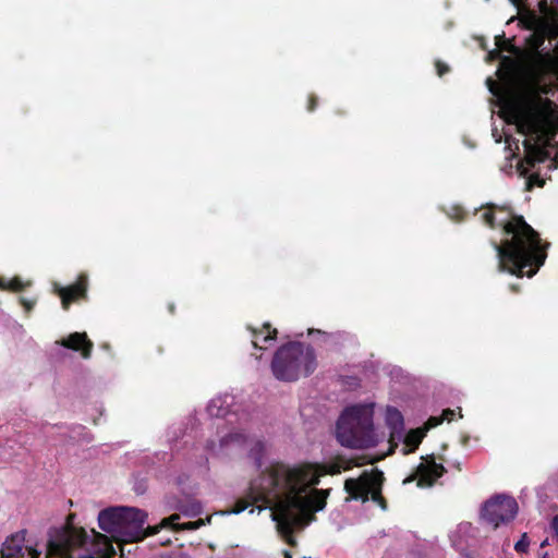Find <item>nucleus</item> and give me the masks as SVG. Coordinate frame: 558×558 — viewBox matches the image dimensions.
Listing matches in <instances>:
<instances>
[{
  "label": "nucleus",
  "mask_w": 558,
  "mask_h": 558,
  "mask_svg": "<svg viewBox=\"0 0 558 558\" xmlns=\"http://www.w3.org/2000/svg\"><path fill=\"white\" fill-rule=\"evenodd\" d=\"M179 520H180V514L172 513L170 517L163 518L159 524L148 526V533L157 534L161 529H169L173 532H180V531H184V530L193 531V530L199 529L201 526H203L205 524L204 520H202V519H199L197 521H190V522H186L183 524L178 523Z\"/></svg>",
  "instance_id": "obj_16"
},
{
  "label": "nucleus",
  "mask_w": 558,
  "mask_h": 558,
  "mask_svg": "<svg viewBox=\"0 0 558 558\" xmlns=\"http://www.w3.org/2000/svg\"><path fill=\"white\" fill-rule=\"evenodd\" d=\"M436 68H437V72H438V75L441 76L444 75L446 72H448V68L447 65L442 64L441 62H437L436 63Z\"/></svg>",
  "instance_id": "obj_26"
},
{
  "label": "nucleus",
  "mask_w": 558,
  "mask_h": 558,
  "mask_svg": "<svg viewBox=\"0 0 558 558\" xmlns=\"http://www.w3.org/2000/svg\"><path fill=\"white\" fill-rule=\"evenodd\" d=\"M88 277L85 274H81L77 277L75 283L64 288L58 289V294L61 299L62 307L69 310L70 305L80 300L86 299L87 296Z\"/></svg>",
  "instance_id": "obj_13"
},
{
  "label": "nucleus",
  "mask_w": 558,
  "mask_h": 558,
  "mask_svg": "<svg viewBox=\"0 0 558 558\" xmlns=\"http://www.w3.org/2000/svg\"><path fill=\"white\" fill-rule=\"evenodd\" d=\"M383 473L378 470L364 471L357 478H348L344 489L352 499H361L363 502L371 499L383 510L386 509V501L381 496Z\"/></svg>",
  "instance_id": "obj_7"
},
{
  "label": "nucleus",
  "mask_w": 558,
  "mask_h": 558,
  "mask_svg": "<svg viewBox=\"0 0 558 558\" xmlns=\"http://www.w3.org/2000/svg\"><path fill=\"white\" fill-rule=\"evenodd\" d=\"M454 415L453 410H445L442 412L441 417L432 416L428 418L426 425L424 428H416L411 429L408 434L403 433V439L400 441L402 442L401 452L402 454H408L410 452H413L418 445L421 444L422 439L424 438L426 432L429 428L436 427L439 425L442 421H452Z\"/></svg>",
  "instance_id": "obj_10"
},
{
  "label": "nucleus",
  "mask_w": 558,
  "mask_h": 558,
  "mask_svg": "<svg viewBox=\"0 0 558 558\" xmlns=\"http://www.w3.org/2000/svg\"><path fill=\"white\" fill-rule=\"evenodd\" d=\"M518 512V504L514 498L506 495H497L488 499L482 507V519L493 527L507 524L512 521Z\"/></svg>",
  "instance_id": "obj_8"
},
{
  "label": "nucleus",
  "mask_w": 558,
  "mask_h": 558,
  "mask_svg": "<svg viewBox=\"0 0 558 558\" xmlns=\"http://www.w3.org/2000/svg\"><path fill=\"white\" fill-rule=\"evenodd\" d=\"M308 333H310V335H313V333H319V335H320V333H323V332H322L320 330H312V329H310V330H308Z\"/></svg>",
  "instance_id": "obj_33"
},
{
  "label": "nucleus",
  "mask_w": 558,
  "mask_h": 558,
  "mask_svg": "<svg viewBox=\"0 0 558 558\" xmlns=\"http://www.w3.org/2000/svg\"><path fill=\"white\" fill-rule=\"evenodd\" d=\"M532 27L542 37L557 40L555 52H538L515 86L500 87L492 77L486 80L497 98L500 118L520 137L505 131L509 156L502 171L509 174L514 169L520 177L546 159L558 166V108L548 98L558 86V0L551 4L541 0Z\"/></svg>",
  "instance_id": "obj_1"
},
{
  "label": "nucleus",
  "mask_w": 558,
  "mask_h": 558,
  "mask_svg": "<svg viewBox=\"0 0 558 558\" xmlns=\"http://www.w3.org/2000/svg\"><path fill=\"white\" fill-rule=\"evenodd\" d=\"M480 218L489 227L500 226L504 229L506 238L500 244L494 243L498 269L518 277H533L546 258L538 233L523 217L513 216L506 208H485Z\"/></svg>",
  "instance_id": "obj_4"
},
{
  "label": "nucleus",
  "mask_w": 558,
  "mask_h": 558,
  "mask_svg": "<svg viewBox=\"0 0 558 558\" xmlns=\"http://www.w3.org/2000/svg\"><path fill=\"white\" fill-rule=\"evenodd\" d=\"M57 343L63 348L80 351L83 359L92 356L94 343L88 339L86 332H73L66 338H62Z\"/></svg>",
  "instance_id": "obj_15"
},
{
  "label": "nucleus",
  "mask_w": 558,
  "mask_h": 558,
  "mask_svg": "<svg viewBox=\"0 0 558 558\" xmlns=\"http://www.w3.org/2000/svg\"><path fill=\"white\" fill-rule=\"evenodd\" d=\"M512 2L513 5H515L517 8H519L521 5V2L522 0H510Z\"/></svg>",
  "instance_id": "obj_31"
},
{
  "label": "nucleus",
  "mask_w": 558,
  "mask_h": 558,
  "mask_svg": "<svg viewBox=\"0 0 558 558\" xmlns=\"http://www.w3.org/2000/svg\"><path fill=\"white\" fill-rule=\"evenodd\" d=\"M373 404H355L341 413L336 428L338 441L348 448L375 447L381 437L373 424Z\"/></svg>",
  "instance_id": "obj_5"
},
{
  "label": "nucleus",
  "mask_w": 558,
  "mask_h": 558,
  "mask_svg": "<svg viewBox=\"0 0 558 558\" xmlns=\"http://www.w3.org/2000/svg\"><path fill=\"white\" fill-rule=\"evenodd\" d=\"M284 557H286V558H291V553H290V551H288V550H284Z\"/></svg>",
  "instance_id": "obj_34"
},
{
  "label": "nucleus",
  "mask_w": 558,
  "mask_h": 558,
  "mask_svg": "<svg viewBox=\"0 0 558 558\" xmlns=\"http://www.w3.org/2000/svg\"><path fill=\"white\" fill-rule=\"evenodd\" d=\"M493 136L495 137V141H496L497 143H500V142H501L502 136H501V134H499V133H498V131H497V130H493Z\"/></svg>",
  "instance_id": "obj_29"
},
{
  "label": "nucleus",
  "mask_w": 558,
  "mask_h": 558,
  "mask_svg": "<svg viewBox=\"0 0 558 558\" xmlns=\"http://www.w3.org/2000/svg\"><path fill=\"white\" fill-rule=\"evenodd\" d=\"M527 547H529L527 537H526V534H523L521 539L515 543L514 549L518 553H525L527 550Z\"/></svg>",
  "instance_id": "obj_23"
},
{
  "label": "nucleus",
  "mask_w": 558,
  "mask_h": 558,
  "mask_svg": "<svg viewBox=\"0 0 558 558\" xmlns=\"http://www.w3.org/2000/svg\"><path fill=\"white\" fill-rule=\"evenodd\" d=\"M550 525L558 537V514L553 518Z\"/></svg>",
  "instance_id": "obj_28"
},
{
  "label": "nucleus",
  "mask_w": 558,
  "mask_h": 558,
  "mask_svg": "<svg viewBox=\"0 0 558 558\" xmlns=\"http://www.w3.org/2000/svg\"><path fill=\"white\" fill-rule=\"evenodd\" d=\"M244 437L241 433H230L222 437L217 446L214 440H208L206 444V450L215 456L228 453L229 447H242Z\"/></svg>",
  "instance_id": "obj_17"
},
{
  "label": "nucleus",
  "mask_w": 558,
  "mask_h": 558,
  "mask_svg": "<svg viewBox=\"0 0 558 558\" xmlns=\"http://www.w3.org/2000/svg\"><path fill=\"white\" fill-rule=\"evenodd\" d=\"M25 534L26 531L22 530L7 538L1 548V558H39V551L25 545Z\"/></svg>",
  "instance_id": "obj_11"
},
{
  "label": "nucleus",
  "mask_w": 558,
  "mask_h": 558,
  "mask_svg": "<svg viewBox=\"0 0 558 558\" xmlns=\"http://www.w3.org/2000/svg\"><path fill=\"white\" fill-rule=\"evenodd\" d=\"M411 481H412V478L409 477V478L404 480L403 483H408V482H411Z\"/></svg>",
  "instance_id": "obj_36"
},
{
  "label": "nucleus",
  "mask_w": 558,
  "mask_h": 558,
  "mask_svg": "<svg viewBox=\"0 0 558 558\" xmlns=\"http://www.w3.org/2000/svg\"><path fill=\"white\" fill-rule=\"evenodd\" d=\"M340 472L339 465H271L252 483L250 492L246 490V509L251 499L262 501L269 508L279 535L294 546L293 534L307 526L315 519V512L326 506L329 490L315 488L319 477Z\"/></svg>",
  "instance_id": "obj_2"
},
{
  "label": "nucleus",
  "mask_w": 558,
  "mask_h": 558,
  "mask_svg": "<svg viewBox=\"0 0 558 558\" xmlns=\"http://www.w3.org/2000/svg\"><path fill=\"white\" fill-rule=\"evenodd\" d=\"M20 303L24 307L25 312L29 313L34 308L36 301L28 300V299L22 296V298H20Z\"/></svg>",
  "instance_id": "obj_24"
},
{
  "label": "nucleus",
  "mask_w": 558,
  "mask_h": 558,
  "mask_svg": "<svg viewBox=\"0 0 558 558\" xmlns=\"http://www.w3.org/2000/svg\"><path fill=\"white\" fill-rule=\"evenodd\" d=\"M314 102H315V97H313V96H312V97L310 98V105H308V110H310V111L314 110V107H315V104H314Z\"/></svg>",
  "instance_id": "obj_30"
},
{
  "label": "nucleus",
  "mask_w": 558,
  "mask_h": 558,
  "mask_svg": "<svg viewBox=\"0 0 558 558\" xmlns=\"http://www.w3.org/2000/svg\"><path fill=\"white\" fill-rule=\"evenodd\" d=\"M146 520L147 513L138 508L108 507L99 512L98 525L110 537L95 530L89 536L83 527L66 524L49 533L47 550L54 558H121L125 544L154 535L144 527Z\"/></svg>",
  "instance_id": "obj_3"
},
{
  "label": "nucleus",
  "mask_w": 558,
  "mask_h": 558,
  "mask_svg": "<svg viewBox=\"0 0 558 558\" xmlns=\"http://www.w3.org/2000/svg\"><path fill=\"white\" fill-rule=\"evenodd\" d=\"M254 511H255V508H254V507H252V508L250 509V513H254Z\"/></svg>",
  "instance_id": "obj_37"
},
{
  "label": "nucleus",
  "mask_w": 558,
  "mask_h": 558,
  "mask_svg": "<svg viewBox=\"0 0 558 558\" xmlns=\"http://www.w3.org/2000/svg\"><path fill=\"white\" fill-rule=\"evenodd\" d=\"M529 184L530 185L537 184V185L542 186L543 181H541L537 175L531 174L529 177Z\"/></svg>",
  "instance_id": "obj_27"
},
{
  "label": "nucleus",
  "mask_w": 558,
  "mask_h": 558,
  "mask_svg": "<svg viewBox=\"0 0 558 558\" xmlns=\"http://www.w3.org/2000/svg\"><path fill=\"white\" fill-rule=\"evenodd\" d=\"M163 505L169 511H179L186 517L202 513L201 502L190 493L183 492L179 485L163 497Z\"/></svg>",
  "instance_id": "obj_9"
},
{
  "label": "nucleus",
  "mask_w": 558,
  "mask_h": 558,
  "mask_svg": "<svg viewBox=\"0 0 558 558\" xmlns=\"http://www.w3.org/2000/svg\"><path fill=\"white\" fill-rule=\"evenodd\" d=\"M10 279L0 276V290L10 291Z\"/></svg>",
  "instance_id": "obj_25"
},
{
  "label": "nucleus",
  "mask_w": 558,
  "mask_h": 558,
  "mask_svg": "<svg viewBox=\"0 0 558 558\" xmlns=\"http://www.w3.org/2000/svg\"><path fill=\"white\" fill-rule=\"evenodd\" d=\"M316 368L315 354L311 347L299 342L281 347L275 354L271 369L279 380L293 381L307 376Z\"/></svg>",
  "instance_id": "obj_6"
},
{
  "label": "nucleus",
  "mask_w": 558,
  "mask_h": 558,
  "mask_svg": "<svg viewBox=\"0 0 558 558\" xmlns=\"http://www.w3.org/2000/svg\"><path fill=\"white\" fill-rule=\"evenodd\" d=\"M207 412L213 417H227L230 414L229 403L227 399H211L207 405Z\"/></svg>",
  "instance_id": "obj_19"
},
{
  "label": "nucleus",
  "mask_w": 558,
  "mask_h": 558,
  "mask_svg": "<svg viewBox=\"0 0 558 558\" xmlns=\"http://www.w3.org/2000/svg\"><path fill=\"white\" fill-rule=\"evenodd\" d=\"M251 445L250 454L255 460L257 466H260V459L265 449L264 444L259 440H251Z\"/></svg>",
  "instance_id": "obj_20"
},
{
  "label": "nucleus",
  "mask_w": 558,
  "mask_h": 558,
  "mask_svg": "<svg viewBox=\"0 0 558 558\" xmlns=\"http://www.w3.org/2000/svg\"><path fill=\"white\" fill-rule=\"evenodd\" d=\"M444 473L442 464L437 463L434 457H426L417 465L414 478L417 480V486L430 487Z\"/></svg>",
  "instance_id": "obj_12"
},
{
  "label": "nucleus",
  "mask_w": 558,
  "mask_h": 558,
  "mask_svg": "<svg viewBox=\"0 0 558 558\" xmlns=\"http://www.w3.org/2000/svg\"><path fill=\"white\" fill-rule=\"evenodd\" d=\"M385 421L390 432L389 444L392 451L393 448L398 447L400 441L403 439V416L398 409L388 407L385 414Z\"/></svg>",
  "instance_id": "obj_14"
},
{
  "label": "nucleus",
  "mask_w": 558,
  "mask_h": 558,
  "mask_svg": "<svg viewBox=\"0 0 558 558\" xmlns=\"http://www.w3.org/2000/svg\"><path fill=\"white\" fill-rule=\"evenodd\" d=\"M168 308H169V312H170L171 314H174V312H175V306H174V304H172V303H171V304H169Z\"/></svg>",
  "instance_id": "obj_32"
},
{
  "label": "nucleus",
  "mask_w": 558,
  "mask_h": 558,
  "mask_svg": "<svg viewBox=\"0 0 558 558\" xmlns=\"http://www.w3.org/2000/svg\"><path fill=\"white\" fill-rule=\"evenodd\" d=\"M242 511H244V497L238 498L234 506L232 508L223 510L222 513L231 514V513H240Z\"/></svg>",
  "instance_id": "obj_22"
},
{
  "label": "nucleus",
  "mask_w": 558,
  "mask_h": 558,
  "mask_svg": "<svg viewBox=\"0 0 558 558\" xmlns=\"http://www.w3.org/2000/svg\"><path fill=\"white\" fill-rule=\"evenodd\" d=\"M10 292H20L23 291L27 286H29V282L24 283L20 277H14L10 279Z\"/></svg>",
  "instance_id": "obj_21"
},
{
  "label": "nucleus",
  "mask_w": 558,
  "mask_h": 558,
  "mask_svg": "<svg viewBox=\"0 0 558 558\" xmlns=\"http://www.w3.org/2000/svg\"><path fill=\"white\" fill-rule=\"evenodd\" d=\"M170 543H171L170 539H167L166 542H161V545H168Z\"/></svg>",
  "instance_id": "obj_35"
},
{
  "label": "nucleus",
  "mask_w": 558,
  "mask_h": 558,
  "mask_svg": "<svg viewBox=\"0 0 558 558\" xmlns=\"http://www.w3.org/2000/svg\"><path fill=\"white\" fill-rule=\"evenodd\" d=\"M250 330L251 342L255 349L266 350L274 344L277 330L271 329L268 324L264 325L259 330L255 328H251Z\"/></svg>",
  "instance_id": "obj_18"
}]
</instances>
